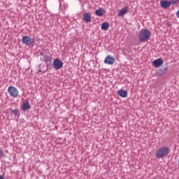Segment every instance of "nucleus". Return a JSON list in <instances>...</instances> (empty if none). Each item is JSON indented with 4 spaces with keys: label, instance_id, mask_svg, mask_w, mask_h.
I'll return each instance as SVG.
<instances>
[{
    "label": "nucleus",
    "instance_id": "1",
    "mask_svg": "<svg viewBox=\"0 0 179 179\" xmlns=\"http://www.w3.org/2000/svg\"><path fill=\"white\" fill-rule=\"evenodd\" d=\"M151 37V31L147 29H142L138 34V41L140 43L148 42Z\"/></svg>",
    "mask_w": 179,
    "mask_h": 179
},
{
    "label": "nucleus",
    "instance_id": "2",
    "mask_svg": "<svg viewBox=\"0 0 179 179\" xmlns=\"http://www.w3.org/2000/svg\"><path fill=\"white\" fill-rule=\"evenodd\" d=\"M170 153V148L168 146L160 147L155 153V156L157 159H162L166 157Z\"/></svg>",
    "mask_w": 179,
    "mask_h": 179
},
{
    "label": "nucleus",
    "instance_id": "3",
    "mask_svg": "<svg viewBox=\"0 0 179 179\" xmlns=\"http://www.w3.org/2000/svg\"><path fill=\"white\" fill-rule=\"evenodd\" d=\"M34 39L31 38L29 36H22V44L28 46H31V45L34 44Z\"/></svg>",
    "mask_w": 179,
    "mask_h": 179
},
{
    "label": "nucleus",
    "instance_id": "4",
    "mask_svg": "<svg viewBox=\"0 0 179 179\" xmlns=\"http://www.w3.org/2000/svg\"><path fill=\"white\" fill-rule=\"evenodd\" d=\"M8 94H10V96L14 98H16L18 96L19 92L16 87L13 86H10L8 87Z\"/></svg>",
    "mask_w": 179,
    "mask_h": 179
},
{
    "label": "nucleus",
    "instance_id": "5",
    "mask_svg": "<svg viewBox=\"0 0 179 179\" xmlns=\"http://www.w3.org/2000/svg\"><path fill=\"white\" fill-rule=\"evenodd\" d=\"M63 62L62 61H61L59 59H55V60L53 61V68L55 70H59L63 67Z\"/></svg>",
    "mask_w": 179,
    "mask_h": 179
},
{
    "label": "nucleus",
    "instance_id": "6",
    "mask_svg": "<svg viewBox=\"0 0 179 179\" xmlns=\"http://www.w3.org/2000/svg\"><path fill=\"white\" fill-rule=\"evenodd\" d=\"M115 62V59L111 55L106 56L103 60V63L107 65H113Z\"/></svg>",
    "mask_w": 179,
    "mask_h": 179
},
{
    "label": "nucleus",
    "instance_id": "7",
    "mask_svg": "<svg viewBox=\"0 0 179 179\" xmlns=\"http://www.w3.org/2000/svg\"><path fill=\"white\" fill-rule=\"evenodd\" d=\"M164 64V60L162 58L156 59L152 62V65L155 68H159Z\"/></svg>",
    "mask_w": 179,
    "mask_h": 179
},
{
    "label": "nucleus",
    "instance_id": "8",
    "mask_svg": "<svg viewBox=\"0 0 179 179\" xmlns=\"http://www.w3.org/2000/svg\"><path fill=\"white\" fill-rule=\"evenodd\" d=\"M31 108V105L29 103V101L28 99H25V101H24L22 102V106H21V109H22V110L26 111L28 110Z\"/></svg>",
    "mask_w": 179,
    "mask_h": 179
},
{
    "label": "nucleus",
    "instance_id": "9",
    "mask_svg": "<svg viewBox=\"0 0 179 179\" xmlns=\"http://www.w3.org/2000/svg\"><path fill=\"white\" fill-rule=\"evenodd\" d=\"M129 11V6H124L118 10V17H124Z\"/></svg>",
    "mask_w": 179,
    "mask_h": 179
},
{
    "label": "nucleus",
    "instance_id": "10",
    "mask_svg": "<svg viewBox=\"0 0 179 179\" xmlns=\"http://www.w3.org/2000/svg\"><path fill=\"white\" fill-rule=\"evenodd\" d=\"M83 20L86 23L91 22L92 21V16L91 13H86L83 14Z\"/></svg>",
    "mask_w": 179,
    "mask_h": 179
},
{
    "label": "nucleus",
    "instance_id": "11",
    "mask_svg": "<svg viewBox=\"0 0 179 179\" xmlns=\"http://www.w3.org/2000/svg\"><path fill=\"white\" fill-rule=\"evenodd\" d=\"M160 5L162 8L167 9L171 6V3L169 1H161Z\"/></svg>",
    "mask_w": 179,
    "mask_h": 179
},
{
    "label": "nucleus",
    "instance_id": "12",
    "mask_svg": "<svg viewBox=\"0 0 179 179\" xmlns=\"http://www.w3.org/2000/svg\"><path fill=\"white\" fill-rule=\"evenodd\" d=\"M117 94L122 98H127L128 96V92L125 90H120L117 91Z\"/></svg>",
    "mask_w": 179,
    "mask_h": 179
},
{
    "label": "nucleus",
    "instance_id": "13",
    "mask_svg": "<svg viewBox=\"0 0 179 179\" xmlns=\"http://www.w3.org/2000/svg\"><path fill=\"white\" fill-rule=\"evenodd\" d=\"M110 28V24L107 22H104L101 24V29L102 31H108Z\"/></svg>",
    "mask_w": 179,
    "mask_h": 179
},
{
    "label": "nucleus",
    "instance_id": "14",
    "mask_svg": "<svg viewBox=\"0 0 179 179\" xmlns=\"http://www.w3.org/2000/svg\"><path fill=\"white\" fill-rule=\"evenodd\" d=\"M104 10L102 8H99L98 10H95V15L98 17H102L103 15Z\"/></svg>",
    "mask_w": 179,
    "mask_h": 179
},
{
    "label": "nucleus",
    "instance_id": "15",
    "mask_svg": "<svg viewBox=\"0 0 179 179\" xmlns=\"http://www.w3.org/2000/svg\"><path fill=\"white\" fill-rule=\"evenodd\" d=\"M45 63H46V67H49L51 64V57L50 56L45 57Z\"/></svg>",
    "mask_w": 179,
    "mask_h": 179
},
{
    "label": "nucleus",
    "instance_id": "16",
    "mask_svg": "<svg viewBox=\"0 0 179 179\" xmlns=\"http://www.w3.org/2000/svg\"><path fill=\"white\" fill-rule=\"evenodd\" d=\"M10 111L11 112V113L15 115H17L19 113V110L17 109H15V110L10 109Z\"/></svg>",
    "mask_w": 179,
    "mask_h": 179
},
{
    "label": "nucleus",
    "instance_id": "17",
    "mask_svg": "<svg viewBox=\"0 0 179 179\" xmlns=\"http://www.w3.org/2000/svg\"><path fill=\"white\" fill-rule=\"evenodd\" d=\"M169 3L170 6H171L172 4H176L178 3V0H170Z\"/></svg>",
    "mask_w": 179,
    "mask_h": 179
},
{
    "label": "nucleus",
    "instance_id": "18",
    "mask_svg": "<svg viewBox=\"0 0 179 179\" xmlns=\"http://www.w3.org/2000/svg\"><path fill=\"white\" fill-rule=\"evenodd\" d=\"M4 157V152L3 151V150H0V158L3 157Z\"/></svg>",
    "mask_w": 179,
    "mask_h": 179
},
{
    "label": "nucleus",
    "instance_id": "19",
    "mask_svg": "<svg viewBox=\"0 0 179 179\" xmlns=\"http://www.w3.org/2000/svg\"><path fill=\"white\" fill-rule=\"evenodd\" d=\"M176 17H177V18L179 19V9H178V10L176 12Z\"/></svg>",
    "mask_w": 179,
    "mask_h": 179
},
{
    "label": "nucleus",
    "instance_id": "20",
    "mask_svg": "<svg viewBox=\"0 0 179 179\" xmlns=\"http://www.w3.org/2000/svg\"><path fill=\"white\" fill-rule=\"evenodd\" d=\"M0 179H4V176H0Z\"/></svg>",
    "mask_w": 179,
    "mask_h": 179
},
{
    "label": "nucleus",
    "instance_id": "21",
    "mask_svg": "<svg viewBox=\"0 0 179 179\" xmlns=\"http://www.w3.org/2000/svg\"><path fill=\"white\" fill-rule=\"evenodd\" d=\"M164 71H165V72H166L168 71V68H165Z\"/></svg>",
    "mask_w": 179,
    "mask_h": 179
},
{
    "label": "nucleus",
    "instance_id": "22",
    "mask_svg": "<svg viewBox=\"0 0 179 179\" xmlns=\"http://www.w3.org/2000/svg\"><path fill=\"white\" fill-rule=\"evenodd\" d=\"M44 54L43 52H41V56H43Z\"/></svg>",
    "mask_w": 179,
    "mask_h": 179
},
{
    "label": "nucleus",
    "instance_id": "23",
    "mask_svg": "<svg viewBox=\"0 0 179 179\" xmlns=\"http://www.w3.org/2000/svg\"><path fill=\"white\" fill-rule=\"evenodd\" d=\"M178 166H179V158H178Z\"/></svg>",
    "mask_w": 179,
    "mask_h": 179
}]
</instances>
